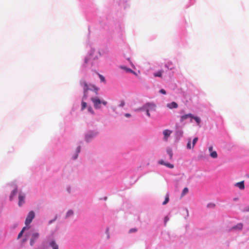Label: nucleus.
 <instances>
[{"mask_svg": "<svg viewBox=\"0 0 249 249\" xmlns=\"http://www.w3.org/2000/svg\"><path fill=\"white\" fill-rule=\"evenodd\" d=\"M80 146H78L77 148V154L76 155V156L74 157L73 159H76L78 156V154L80 152Z\"/></svg>", "mask_w": 249, "mask_h": 249, "instance_id": "obj_28", "label": "nucleus"}, {"mask_svg": "<svg viewBox=\"0 0 249 249\" xmlns=\"http://www.w3.org/2000/svg\"><path fill=\"white\" fill-rule=\"evenodd\" d=\"M121 68L122 69H124V70L125 71H126L127 72H131V73H135V72L132 70L131 69H129V68H126V67H124V66H121Z\"/></svg>", "mask_w": 249, "mask_h": 249, "instance_id": "obj_16", "label": "nucleus"}, {"mask_svg": "<svg viewBox=\"0 0 249 249\" xmlns=\"http://www.w3.org/2000/svg\"><path fill=\"white\" fill-rule=\"evenodd\" d=\"M35 213L34 212V211H30L28 213L27 216L25 219V224L26 226L29 225L32 222L33 219L35 218Z\"/></svg>", "mask_w": 249, "mask_h": 249, "instance_id": "obj_4", "label": "nucleus"}, {"mask_svg": "<svg viewBox=\"0 0 249 249\" xmlns=\"http://www.w3.org/2000/svg\"><path fill=\"white\" fill-rule=\"evenodd\" d=\"M137 231V229L136 228H132V229H131L130 230H129L128 232L129 233H133V232H135Z\"/></svg>", "mask_w": 249, "mask_h": 249, "instance_id": "obj_29", "label": "nucleus"}, {"mask_svg": "<svg viewBox=\"0 0 249 249\" xmlns=\"http://www.w3.org/2000/svg\"><path fill=\"white\" fill-rule=\"evenodd\" d=\"M167 152L168 154L169 155V159L171 160L173 157V152L172 150L170 148H168L167 149Z\"/></svg>", "mask_w": 249, "mask_h": 249, "instance_id": "obj_17", "label": "nucleus"}, {"mask_svg": "<svg viewBox=\"0 0 249 249\" xmlns=\"http://www.w3.org/2000/svg\"><path fill=\"white\" fill-rule=\"evenodd\" d=\"M165 67H167V68L170 69V70H172L173 69V68H170L169 67V65L168 63L165 65Z\"/></svg>", "mask_w": 249, "mask_h": 249, "instance_id": "obj_40", "label": "nucleus"}, {"mask_svg": "<svg viewBox=\"0 0 249 249\" xmlns=\"http://www.w3.org/2000/svg\"><path fill=\"white\" fill-rule=\"evenodd\" d=\"M107 102L105 101H101V104H103L104 106H106L107 105Z\"/></svg>", "mask_w": 249, "mask_h": 249, "instance_id": "obj_38", "label": "nucleus"}, {"mask_svg": "<svg viewBox=\"0 0 249 249\" xmlns=\"http://www.w3.org/2000/svg\"><path fill=\"white\" fill-rule=\"evenodd\" d=\"M50 244L51 247L53 248V249H58V246L56 244V243H55V241H52L50 242Z\"/></svg>", "mask_w": 249, "mask_h": 249, "instance_id": "obj_15", "label": "nucleus"}, {"mask_svg": "<svg viewBox=\"0 0 249 249\" xmlns=\"http://www.w3.org/2000/svg\"><path fill=\"white\" fill-rule=\"evenodd\" d=\"M18 192V189L16 187L15 189L12 192L10 196V200L11 201L13 199L14 196L16 195Z\"/></svg>", "mask_w": 249, "mask_h": 249, "instance_id": "obj_13", "label": "nucleus"}, {"mask_svg": "<svg viewBox=\"0 0 249 249\" xmlns=\"http://www.w3.org/2000/svg\"><path fill=\"white\" fill-rule=\"evenodd\" d=\"M198 141V138L197 137H196L194 139L193 141V148L194 147L195 145L196 144V142H197Z\"/></svg>", "mask_w": 249, "mask_h": 249, "instance_id": "obj_26", "label": "nucleus"}, {"mask_svg": "<svg viewBox=\"0 0 249 249\" xmlns=\"http://www.w3.org/2000/svg\"><path fill=\"white\" fill-rule=\"evenodd\" d=\"M73 214V212L72 210H70L68 211V212L66 213V217L68 218Z\"/></svg>", "mask_w": 249, "mask_h": 249, "instance_id": "obj_18", "label": "nucleus"}, {"mask_svg": "<svg viewBox=\"0 0 249 249\" xmlns=\"http://www.w3.org/2000/svg\"><path fill=\"white\" fill-rule=\"evenodd\" d=\"M188 189L186 187V188H184L182 192V193H181V196H184L185 195H186V194H187L188 193Z\"/></svg>", "mask_w": 249, "mask_h": 249, "instance_id": "obj_25", "label": "nucleus"}, {"mask_svg": "<svg viewBox=\"0 0 249 249\" xmlns=\"http://www.w3.org/2000/svg\"><path fill=\"white\" fill-rule=\"evenodd\" d=\"M93 136V134H90V135H87L86 136V140L87 141H88L89 138H92Z\"/></svg>", "mask_w": 249, "mask_h": 249, "instance_id": "obj_30", "label": "nucleus"}, {"mask_svg": "<svg viewBox=\"0 0 249 249\" xmlns=\"http://www.w3.org/2000/svg\"><path fill=\"white\" fill-rule=\"evenodd\" d=\"M25 197V195L22 193H20L18 195V206H21L25 202L24 199Z\"/></svg>", "mask_w": 249, "mask_h": 249, "instance_id": "obj_7", "label": "nucleus"}, {"mask_svg": "<svg viewBox=\"0 0 249 249\" xmlns=\"http://www.w3.org/2000/svg\"><path fill=\"white\" fill-rule=\"evenodd\" d=\"M97 59L96 56H93V53H90L88 56L85 58L84 60V67H87V64L90 62L91 66L93 65L94 61Z\"/></svg>", "mask_w": 249, "mask_h": 249, "instance_id": "obj_3", "label": "nucleus"}, {"mask_svg": "<svg viewBox=\"0 0 249 249\" xmlns=\"http://www.w3.org/2000/svg\"><path fill=\"white\" fill-rule=\"evenodd\" d=\"M160 92L163 94H165L166 93V91L164 89H161L160 90Z\"/></svg>", "mask_w": 249, "mask_h": 249, "instance_id": "obj_35", "label": "nucleus"}, {"mask_svg": "<svg viewBox=\"0 0 249 249\" xmlns=\"http://www.w3.org/2000/svg\"><path fill=\"white\" fill-rule=\"evenodd\" d=\"M169 220V218L166 216L164 217V224L166 225L168 220Z\"/></svg>", "mask_w": 249, "mask_h": 249, "instance_id": "obj_32", "label": "nucleus"}, {"mask_svg": "<svg viewBox=\"0 0 249 249\" xmlns=\"http://www.w3.org/2000/svg\"><path fill=\"white\" fill-rule=\"evenodd\" d=\"M27 228L26 227H24L23 228V229H22V230L19 233L18 235V238L19 239V238H20L22 234H23V233L24 232V231L27 229Z\"/></svg>", "mask_w": 249, "mask_h": 249, "instance_id": "obj_20", "label": "nucleus"}, {"mask_svg": "<svg viewBox=\"0 0 249 249\" xmlns=\"http://www.w3.org/2000/svg\"><path fill=\"white\" fill-rule=\"evenodd\" d=\"M163 73V71L160 70V71H157V72L154 73L153 75H154V76L155 77H158L161 78Z\"/></svg>", "mask_w": 249, "mask_h": 249, "instance_id": "obj_14", "label": "nucleus"}, {"mask_svg": "<svg viewBox=\"0 0 249 249\" xmlns=\"http://www.w3.org/2000/svg\"><path fill=\"white\" fill-rule=\"evenodd\" d=\"M171 133L172 131L168 129H166L163 131V134L164 135V139L165 141H167L168 137L171 135Z\"/></svg>", "mask_w": 249, "mask_h": 249, "instance_id": "obj_10", "label": "nucleus"}, {"mask_svg": "<svg viewBox=\"0 0 249 249\" xmlns=\"http://www.w3.org/2000/svg\"><path fill=\"white\" fill-rule=\"evenodd\" d=\"M88 111L92 114H94V111L90 106L88 107Z\"/></svg>", "mask_w": 249, "mask_h": 249, "instance_id": "obj_27", "label": "nucleus"}, {"mask_svg": "<svg viewBox=\"0 0 249 249\" xmlns=\"http://www.w3.org/2000/svg\"><path fill=\"white\" fill-rule=\"evenodd\" d=\"M187 147L189 149H191L192 148L191 145V141H189L188 142V143L187 144Z\"/></svg>", "mask_w": 249, "mask_h": 249, "instance_id": "obj_31", "label": "nucleus"}, {"mask_svg": "<svg viewBox=\"0 0 249 249\" xmlns=\"http://www.w3.org/2000/svg\"><path fill=\"white\" fill-rule=\"evenodd\" d=\"M56 216H55V217L54 218V219L50 221H49V224H51L54 221L56 220Z\"/></svg>", "mask_w": 249, "mask_h": 249, "instance_id": "obj_39", "label": "nucleus"}, {"mask_svg": "<svg viewBox=\"0 0 249 249\" xmlns=\"http://www.w3.org/2000/svg\"><path fill=\"white\" fill-rule=\"evenodd\" d=\"M125 116L126 117H129L131 116V115L129 113H126L125 114Z\"/></svg>", "mask_w": 249, "mask_h": 249, "instance_id": "obj_41", "label": "nucleus"}, {"mask_svg": "<svg viewBox=\"0 0 249 249\" xmlns=\"http://www.w3.org/2000/svg\"><path fill=\"white\" fill-rule=\"evenodd\" d=\"M192 118L194 119L196 121L198 125H199L201 122L200 118H199L198 117H195L194 116V117H193Z\"/></svg>", "mask_w": 249, "mask_h": 249, "instance_id": "obj_23", "label": "nucleus"}, {"mask_svg": "<svg viewBox=\"0 0 249 249\" xmlns=\"http://www.w3.org/2000/svg\"><path fill=\"white\" fill-rule=\"evenodd\" d=\"M39 237V234L38 232H34L32 234L31 238L30 239V244L33 245L35 242L38 239Z\"/></svg>", "mask_w": 249, "mask_h": 249, "instance_id": "obj_6", "label": "nucleus"}, {"mask_svg": "<svg viewBox=\"0 0 249 249\" xmlns=\"http://www.w3.org/2000/svg\"><path fill=\"white\" fill-rule=\"evenodd\" d=\"M108 231H109L108 229H107L106 232L107 234H108Z\"/></svg>", "mask_w": 249, "mask_h": 249, "instance_id": "obj_42", "label": "nucleus"}, {"mask_svg": "<svg viewBox=\"0 0 249 249\" xmlns=\"http://www.w3.org/2000/svg\"><path fill=\"white\" fill-rule=\"evenodd\" d=\"M99 77H100L101 80L102 82H104L105 81V78L103 75H102L101 74H99Z\"/></svg>", "mask_w": 249, "mask_h": 249, "instance_id": "obj_33", "label": "nucleus"}, {"mask_svg": "<svg viewBox=\"0 0 249 249\" xmlns=\"http://www.w3.org/2000/svg\"><path fill=\"white\" fill-rule=\"evenodd\" d=\"M194 117V115L191 113H189L187 114H185L184 115H182L180 117V122H183L185 120L189 118H193Z\"/></svg>", "mask_w": 249, "mask_h": 249, "instance_id": "obj_8", "label": "nucleus"}, {"mask_svg": "<svg viewBox=\"0 0 249 249\" xmlns=\"http://www.w3.org/2000/svg\"><path fill=\"white\" fill-rule=\"evenodd\" d=\"M91 100L93 103L94 107L96 109L101 108V101L98 97H91Z\"/></svg>", "mask_w": 249, "mask_h": 249, "instance_id": "obj_5", "label": "nucleus"}, {"mask_svg": "<svg viewBox=\"0 0 249 249\" xmlns=\"http://www.w3.org/2000/svg\"><path fill=\"white\" fill-rule=\"evenodd\" d=\"M124 105H125L124 102V101H121V103L119 106L120 107H123L124 106Z\"/></svg>", "mask_w": 249, "mask_h": 249, "instance_id": "obj_34", "label": "nucleus"}, {"mask_svg": "<svg viewBox=\"0 0 249 249\" xmlns=\"http://www.w3.org/2000/svg\"><path fill=\"white\" fill-rule=\"evenodd\" d=\"M213 146H210V147H209V152H210V153H211L212 152H213Z\"/></svg>", "mask_w": 249, "mask_h": 249, "instance_id": "obj_37", "label": "nucleus"}, {"mask_svg": "<svg viewBox=\"0 0 249 249\" xmlns=\"http://www.w3.org/2000/svg\"><path fill=\"white\" fill-rule=\"evenodd\" d=\"M236 187H238L240 189L243 190L245 188L244 181L237 182L235 185Z\"/></svg>", "mask_w": 249, "mask_h": 249, "instance_id": "obj_12", "label": "nucleus"}, {"mask_svg": "<svg viewBox=\"0 0 249 249\" xmlns=\"http://www.w3.org/2000/svg\"><path fill=\"white\" fill-rule=\"evenodd\" d=\"M243 228V225L242 224H238L236 226L233 228V229H238V230H242Z\"/></svg>", "mask_w": 249, "mask_h": 249, "instance_id": "obj_24", "label": "nucleus"}, {"mask_svg": "<svg viewBox=\"0 0 249 249\" xmlns=\"http://www.w3.org/2000/svg\"><path fill=\"white\" fill-rule=\"evenodd\" d=\"M159 163L160 164L164 165L166 167H168L170 168H173L174 167V165L169 163H165L164 160H160L159 161Z\"/></svg>", "mask_w": 249, "mask_h": 249, "instance_id": "obj_11", "label": "nucleus"}, {"mask_svg": "<svg viewBox=\"0 0 249 249\" xmlns=\"http://www.w3.org/2000/svg\"><path fill=\"white\" fill-rule=\"evenodd\" d=\"M169 201V195L167 194L165 197V200L163 202L162 205H166Z\"/></svg>", "mask_w": 249, "mask_h": 249, "instance_id": "obj_21", "label": "nucleus"}, {"mask_svg": "<svg viewBox=\"0 0 249 249\" xmlns=\"http://www.w3.org/2000/svg\"><path fill=\"white\" fill-rule=\"evenodd\" d=\"M87 106L86 102L82 101L81 103V110H83L86 108Z\"/></svg>", "mask_w": 249, "mask_h": 249, "instance_id": "obj_22", "label": "nucleus"}, {"mask_svg": "<svg viewBox=\"0 0 249 249\" xmlns=\"http://www.w3.org/2000/svg\"><path fill=\"white\" fill-rule=\"evenodd\" d=\"M80 85L83 87L84 89V95L83 97V100L86 99L88 96V90H93L95 92L96 95L98 94L99 88L96 87L94 85L88 84L85 81H80Z\"/></svg>", "mask_w": 249, "mask_h": 249, "instance_id": "obj_1", "label": "nucleus"}, {"mask_svg": "<svg viewBox=\"0 0 249 249\" xmlns=\"http://www.w3.org/2000/svg\"><path fill=\"white\" fill-rule=\"evenodd\" d=\"M210 156L213 158H216L217 157V154L215 151H213L210 153Z\"/></svg>", "mask_w": 249, "mask_h": 249, "instance_id": "obj_19", "label": "nucleus"}, {"mask_svg": "<svg viewBox=\"0 0 249 249\" xmlns=\"http://www.w3.org/2000/svg\"><path fill=\"white\" fill-rule=\"evenodd\" d=\"M167 107L170 109L177 108L178 107V105L175 102H172L171 103L167 104Z\"/></svg>", "mask_w": 249, "mask_h": 249, "instance_id": "obj_9", "label": "nucleus"}, {"mask_svg": "<svg viewBox=\"0 0 249 249\" xmlns=\"http://www.w3.org/2000/svg\"><path fill=\"white\" fill-rule=\"evenodd\" d=\"M156 106L155 104L152 103H148L145 104L143 107L140 108L138 109V110L145 111L146 114L148 117H150V111H156Z\"/></svg>", "mask_w": 249, "mask_h": 249, "instance_id": "obj_2", "label": "nucleus"}, {"mask_svg": "<svg viewBox=\"0 0 249 249\" xmlns=\"http://www.w3.org/2000/svg\"><path fill=\"white\" fill-rule=\"evenodd\" d=\"M248 211H249V209L248 210Z\"/></svg>", "mask_w": 249, "mask_h": 249, "instance_id": "obj_43", "label": "nucleus"}, {"mask_svg": "<svg viewBox=\"0 0 249 249\" xmlns=\"http://www.w3.org/2000/svg\"><path fill=\"white\" fill-rule=\"evenodd\" d=\"M214 206L215 205L212 203L209 204L207 206L208 207H214Z\"/></svg>", "mask_w": 249, "mask_h": 249, "instance_id": "obj_36", "label": "nucleus"}]
</instances>
